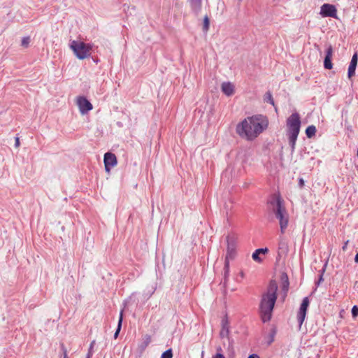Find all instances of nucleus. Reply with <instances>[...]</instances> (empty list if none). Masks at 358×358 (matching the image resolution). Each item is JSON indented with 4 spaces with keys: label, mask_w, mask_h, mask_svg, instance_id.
Segmentation results:
<instances>
[{
    "label": "nucleus",
    "mask_w": 358,
    "mask_h": 358,
    "mask_svg": "<svg viewBox=\"0 0 358 358\" xmlns=\"http://www.w3.org/2000/svg\"><path fill=\"white\" fill-rule=\"evenodd\" d=\"M209 26H210L209 18L208 17V16H205V17L203 19V30L206 31H208L209 29Z\"/></svg>",
    "instance_id": "nucleus-29"
},
{
    "label": "nucleus",
    "mask_w": 358,
    "mask_h": 358,
    "mask_svg": "<svg viewBox=\"0 0 358 358\" xmlns=\"http://www.w3.org/2000/svg\"><path fill=\"white\" fill-rule=\"evenodd\" d=\"M61 350L63 352L64 357L63 358H68L67 355V350L66 347L64 346V343L60 344Z\"/></svg>",
    "instance_id": "nucleus-32"
},
{
    "label": "nucleus",
    "mask_w": 358,
    "mask_h": 358,
    "mask_svg": "<svg viewBox=\"0 0 358 358\" xmlns=\"http://www.w3.org/2000/svg\"><path fill=\"white\" fill-rule=\"evenodd\" d=\"M355 262L356 263H358V252H357V254L355 255Z\"/></svg>",
    "instance_id": "nucleus-38"
},
{
    "label": "nucleus",
    "mask_w": 358,
    "mask_h": 358,
    "mask_svg": "<svg viewBox=\"0 0 358 358\" xmlns=\"http://www.w3.org/2000/svg\"><path fill=\"white\" fill-rule=\"evenodd\" d=\"M320 14L324 17L337 18V10L335 6L330 3H324L320 8Z\"/></svg>",
    "instance_id": "nucleus-8"
},
{
    "label": "nucleus",
    "mask_w": 358,
    "mask_h": 358,
    "mask_svg": "<svg viewBox=\"0 0 358 358\" xmlns=\"http://www.w3.org/2000/svg\"><path fill=\"white\" fill-rule=\"evenodd\" d=\"M15 146L16 148L20 146V139L18 137H15Z\"/></svg>",
    "instance_id": "nucleus-35"
},
{
    "label": "nucleus",
    "mask_w": 358,
    "mask_h": 358,
    "mask_svg": "<svg viewBox=\"0 0 358 358\" xmlns=\"http://www.w3.org/2000/svg\"><path fill=\"white\" fill-rule=\"evenodd\" d=\"M94 62L97 63L99 62V59H94Z\"/></svg>",
    "instance_id": "nucleus-40"
},
{
    "label": "nucleus",
    "mask_w": 358,
    "mask_h": 358,
    "mask_svg": "<svg viewBox=\"0 0 358 358\" xmlns=\"http://www.w3.org/2000/svg\"><path fill=\"white\" fill-rule=\"evenodd\" d=\"M278 284L275 280H271L266 292L262 295L259 303V313L264 323L269 322L278 299Z\"/></svg>",
    "instance_id": "nucleus-2"
},
{
    "label": "nucleus",
    "mask_w": 358,
    "mask_h": 358,
    "mask_svg": "<svg viewBox=\"0 0 358 358\" xmlns=\"http://www.w3.org/2000/svg\"><path fill=\"white\" fill-rule=\"evenodd\" d=\"M317 131L316 127L314 125H309L306 129V135L307 138H313Z\"/></svg>",
    "instance_id": "nucleus-23"
},
{
    "label": "nucleus",
    "mask_w": 358,
    "mask_h": 358,
    "mask_svg": "<svg viewBox=\"0 0 358 358\" xmlns=\"http://www.w3.org/2000/svg\"><path fill=\"white\" fill-rule=\"evenodd\" d=\"M222 91L225 95L231 96L234 91V85L229 82L223 83L222 84Z\"/></svg>",
    "instance_id": "nucleus-18"
},
{
    "label": "nucleus",
    "mask_w": 358,
    "mask_h": 358,
    "mask_svg": "<svg viewBox=\"0 0 358 358\" xmlns=\"http://www.w3.org/2000/svg\"><path fill=\"white\" fill-rule=\"evenodd\" d=\"M248 358H259V356L257 354H252Z\"/></svg>",
    "instance_id": "nucleus-36"
},
{
    "label": "nucleus",
    "mask_w": 358,
    "mask_h": 358,
    "mask_svg": "<svg viewBox=\"0 0 358 358\" xmlns=\"http://www.w3.org/2000/svg\"><path fill=\"white\" fill-rule=\"evenodd\" d=\"M276 334V330L275 328H272L268 334V339L267 341V344L270 345L274 341V337Z\"/></svg>",
    "instance_id": "nucleus-25"
},
{
    "label": "nucleus",
    "mask_w": 358,
    "mask_h": 358,
    "mask_svg": "<svg viewBox=\"0 0 358 358\" xmlns=\"http://www.w3.org/2000/svg\"><path fill=\"white\" fill-rule=\"evenodd\" d=\"M351 313L352 317L355 318L358 316V306L355 305L351 309Z\"/></svg>",
    "instance_id": "nucleus-30"
},
{
    "label": "nucleus",
    "mask_w": 358,
    "mask_h": 358,
    "mask_svg": "<svg viewBox=\"0 0 358 358\" xmlns=\"http://www.w3.org/2000/svg\"><path fill=\"white\" fill-rule=\"evenodd\" d=\"M289 251L288 242L285 237L280 236L278 241L277 260L285 257Z\"/></svg>",
    "instance_id": "nucleus-9"
},
{
    "label": "nucleus",
    "mask_w": 358,
    "mask_h": 358,
    "mask_svg": "<svg viewBox=\"0 0 358 358\" xmlns=\"http://www.w3.org/2000/svg\"><path fill=\"white\" fill-rule=\"evenodd\" d=\"M333 55V48L331 45H329L325 51V57L324 59V68L325 69L330 70L333 68V64L331 62V58Z\"/></svg>",
    "instance_id": "nucleus-12"
},
{
    "label": "nucleus",
    "mask_w": 358,
    "mask_h": 358,
    "mask_svg": "<svg viewBox=\"0 0 358 358\" xmlns=\"http://www.w3.org/2000/svg\"><path fill=\"white\" fill-rule=\"evenodd\" d=\"M310 304V300L308 296L304 297L302 300V302L300 305L299 310L297 313V320L299 326L301 327L306 318V313L308 310V308Z\"/></svg>",
    "instance_id": "nucleus-7"
},
{
    "label": "nucleus",
    "mask_w": 358,
    "mask_h": 358,
    "mask_svg": "<svg viewBox=\"0 0 358 358\" xmlns=\"http://www.w3.org/2000/svg\"><path fill=\"white\" fill-rule=\"evenodd\" d=\"M268 125V118L263 115H255L245 118L236 128V133L248 141L255 140Z\"/></svg>",
    "instance_id": "nucleus-1"
},
{
    "label": "nucleus",
    "mask_w": 358,
    "mask_h": 358,
    "mask_svg": "<svg viewBox=\"0 0 358 358\" xmlns=\"http://www.w3.org/2000/svg\"><path fill=\"white\" fill-rule=\"evenodd\" d=\"M271 211L279 221L281 234H284L289 224V215L285 206L284 201L280 196L273 197L269 202Z\"/></svg>",
    "instance_id": "nucleus-3"
},
{
    "label": "nucleus",
    "mask_w": 358,
    "mask_h": 358,
    "mask_svg": "<svg viewBox=\"0 0 358 358\" xmlns=\"http://www.w3.org/2000/svg\"><path fill=\"white\" fill-rule=\"evenodd\" d=\"M191 9L195 14H199L201 10L202 0H189Z\"/></svg>",
    "instance_id": "nucleus-16"
},
{
    "label": "nucleus",
    "mask_w": 358,
    "mask_h": 358,
    "mask_svg": "<svg viewBox=\"0 0 358 358\" xmlns=\"http://www.w3.org/2000/svg\"><path fill=\"white\" fill-rule=\"evenodd\" d=\"M93 45L90 43H85L80 41H71L69 47L73 52L76 57L79 59H84L91 55Z\"/></svg>",
    "instance_id": "nucleus-4"
},
{
    "label": "nucleus",
    "mask_w": 358,
    "mask_h": 358,
    "mask_svg": "<svg viewBox=\"0 0 358 358\" xmlns=\"http://www.w3.org/2000/svg\"><path fill=\"white\" fill-rule=\"evenodd\" d=\"M161 358H173V350L171 348H169L164 351L162 355Z\"/></svg>",
    "instance_id": "nucleus-27"
},
{
    "label": "nucleus",
    "mask_w": 358,
    "mask_h": 358,
    "mask_svg": "<svg viewBox=\"0 0 358 358\" xmlns=\"http://www.w3.org/2000/svg\"><path fill=\"white\" fill-rule=\"evenodd\" d=\"M77 104L80 113L83 115L87 113L93 108L92 104L90 101L86 97L83 96L78 97Z\"/></svg>",
    "instance_id": "nucleus-11"
},
{
    "label": "nucleus",
    "mask_w": 358,
    "mask_h": 358,
    "mask_svg": "<svg viewBox=\"0 0 358 358\" xmlns=\"http://www.w3.org/2000/svg\"><path fill=\"white\" fill-rule=\"evenodd\" d=\"M30 42V38L29 36L23 37L22 39V45L24 47H27Z\"/></svg>",
    "instance_id": "nucleus-31"
},
{
    "label": "nucleus",
    "mask_w": 358,
    "mask_h": 358,
    "mask_svg": "<svg viewBox=\"0 0 358 358\" xmlns=\"http://www.w3.org/2000/svg\"><path fill=\"white\" fill-rule=\"evenodd\" d=\"M229 334V326L227 318L222 320V329L220 331V336L222 338L227 337Z\"/></svg>",
    "instance_id": "nucleus-17"
},
{
    "label": "nucleus",
    "mask_w": 358,
    "mask_h": 358,
    "mask_svg": "<svg viewBox=\"0 0 358 358\" xmlns=\"http://www.w3.org/2000/svg\"><path fill=\"white\" fill-rule=\"evenodd\" d=\"M123 317H124V309H122L119 315V320L117 322V326L115 330V332L114 334V338H117L122 328V322H123Z\"/></svg>",
    "instance_id": "nucleus-19"
},
{
    "label": "nucleus",
    "mask_w": 358,
    "mask_h": 358,
    "mask_svg": "<svg viewBox=\"0 0 358 358\" xmlns=\"http://www.w3.org/2000/svg\"><path fill=\"white\" fill-rule=\"evenodd\" d=\"M348 243V241H347L345 243V244L343 245V246L342 247L343 250H346Z\"/></svg>",
    "instance_id": "nucleus-37"
},
{
    "label": "nucleus",
    "mask_w": 358,
    "mask_h": 358,
    "mask_svg": "<svg viewBox=\"0 0 358 358\" xmlns=\"http://www.w3.org/2000/svg\"><path fill=\"white\" fill-rule=\"evenodd\" d=\"M103 163L106 171L110 172L111 168L114 167L117 164L115 155L110 152L105 153L103 156Z\"/></svg>",
    "instance_id": "nucleus-10"
},
{
    "label": "nucleus",
    "mask_w": 358,
    "mask_h": 358,
    "mask_svg": "<svg viewBox=\"0 0 358 358\" xmlns=\"http://www.w3.org/2000/svg\"><path fill=\"white\" fill-rule=\"evenodd\" d=\"M212 358H225L223 354L217 352Z\"/></svg>",
    "instance_id": "nucleus-34"
},
{
    "label": "nucleus",
    "mask_w": 358,
    "mask_h": 358,
    "mask_svg": "<svg viewBox=\"0 0 358 358\" xmlns=\"http://www.w3.org/2000/svg\"><path fill=\"white\" fill-rule=\"evenodd\" d=\"M229 276V261L228 259H224V281L223 283L226 285Z\"/></svg>",
    "instance_id": "nucleus-20"
},
{
    "label": "nucleus",
    "mask_w": 358,
    "mask_h": 358,
    "mask_svg": "<svg viewBox=\"0 0 358 358\" xmlns=\"http://www.w3.org/2000/svg\"><path fill=\"white\" fill-rule=\"evenodd\" d=\"M301 117L297 112L293 113L287 119V134L299 135L301 128Z\"/></svg>",
    "instance_id": "nucleus-5"
},
{
    "label": "nucleus",
    "mask_w": 358,
    "mask_h": 358,
    "mask_svg": "<svg viewBox=\"0 0 358 358\" xmlns=\"http://www.w3.org/2000/svg\"><path fill=\"white\" fill-rule=\"evenodd\" d=\"M151 341V338H150V336H148V335H146L145 339L143 341H142L139 345H138V350L141 353H142L145 349L148 346L149 343H150Z\"/></svg>",
    "instance_id": "nucleus-21"
},
{
    "label": "nucleus",
    "mask_w": 358,
    "mask_h": 358,
    "mask_svg": "<svg viewBox=\"0 0 358 358\" xmlns=\"http://www.w3.org/2000/svg\"><path fill=\"white\" fill-rule=\"evenodd\" d=\"M287 136H288V140H289V145L291 148L292 152H293L295 150L296 142L297 141V138H298L299 135L287 134Z\"/></svg>",
    "instance_id": "nucleus-22"
},
{
    "label": "nucleus",
    "mask_w": 358,
    "mask_h": 358,
    "mask_svg": "<svg viewBox=\"0 0 358 358\" xmlns=\"http://www.w3.org/2000/svg\"><path fill=\"white\" fill-rule=\"evenodd\" d=\"M304 184H305V182H304V180L303 178H299V187L300 188H303V186H304Z\"/></svg>",
    "instance_id": "nucleus-33"
},
{
    "label": "nucleus",
    "mask_w": 358,
    "mask_h": 358,
    "mask_svg": "<svg viewBox=\"0 0 358 358\" xmlns=\"http://www.w3.org/2000/svg\"><path fill=\"white\" fill-rule=\"evenodd\" d=\"M282 290L286 295L289 286V278L286 273H282L280 276Z\"/></svg>",
    "instance_id": "nucleus-15"
},
{
    "label": "nucleus",
    "mask_w": 358,
    "mask_h": 358,
    "mask_svg": "<svg viewBox=\"0 0 358 358\" xmlns=\"http://www.w3.org/2000/svg\"><path fill=\"white\" fill-rule=\"evenodd\" d=\"M227 249L225 259H233L236 256V241L234 236H227Z\"/></svg>",
    "instance_id": "nucleus-6"
},
{
    "label": "nucleus",
    "mask_w": 358,
    "mask_h": 358,
    "mask_svg": "<svg viewBox=\"0 0 358 358\" xmlns=\"http://www.w3.org/2000/svg\"><path fill=\"white\" fill-rule=\"evenodd\" d=\"M264 101L266 103L271 104L272 106L275 105L272 94L269 91L265 94Z\"/></svg>",
    "instance_id": "nucleus-24"
},
{
    "label": "nucleus",
    "mask_w": 358,
    "mask_h": 358,
    "mask_svg": "<svg viewBox=\"0 0 358 358\" xmlns=\"http://www.w3.org/2000/svg\"><path fill=\"white\" fill-rule=\"evenodd\" d=\"M358 62V54L357 52H355L351 58L350 65L348 66V78H351L355 74V71Z\"/></svg>",
    "instance_id": "nucleus-13"
},
{
    "label": "nucleus",
    "mask_w": 358,
    "mask_h": 358,
    "mask_svg": "<svg viewBox=\"0 0 358 358\" xmlns=\"http://www.w3.org/2000/svg\"><path fill=\"white\" fill-rule=\"evenodd\" d=\"M326 264H324V267L320 271V275H319V278L317 280V282H315V285L317 287H318L321 282H322L324 281V278H323V275H324V273L325 271V269H326Z\"/></svg>",
    "instance_id": "nucleus-26"
},
{
    "label": "nucleus",
    "mask_w": 358,
    "mask_h": 358,
    "mask_svg": "<svg viewBox=\"0 0 358 358\" xmlns=\"http://www.w3.org/2000/svg\"><path fill=\"white\" fill-rule=\"evenodd\" d=\"M268 252V249L267 248H262L255 250L252 254V259L257 262L261 263L263 261V259L260 257L261 255H266Z\"/></svg>",
    "instance_id": "nucleus-14"
},
{
    "label": "nucleus",
    "mask_w": 358,
    "mask_h": 358,
    "mask_svg": "<svg viewBox=\"0 0 358 358\" xmlns=\"http://www.w3.org/2000/svg\"><path fill=\"white\" fill-rule=\"evenodd\" d=\"M95 345V341H92L90 345V347H89V349H88V352H87V356H86V358H91L93 355V348Z\"/></svg>",
    "instance_id": "nucleus-28"
},
{
    "label": "nucleus",
    "mask_w": 358,
    "mask_h": 358,
    "mask_svg": "<svg viewBox=\"0 0 358 358\" xmlns=\"http://www.w3.org/2000/svg\"><path fill=\"white\" fill-rule=\"evenodd\" d=\"M134 294V293H133V294L129 296V298L127 300H126V301H125V303H127V301H128V300H130V299H131V297H132V296H133Z\"/></svg>",
    "instance_id": "nucleus-39"
}]
</instances>
